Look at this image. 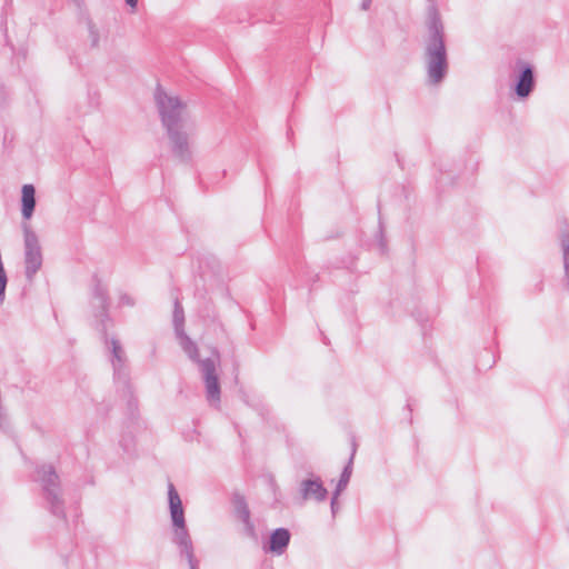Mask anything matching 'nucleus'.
<instances>
[{
    "mask_svg": "<svg viewBox=\"0 0 569 569\" xmlns=\"http://www.w3.org/2000/svg\"><path fill=\"white\" fill-rule=\"evenodd\" d=\"M290 537L288 529H276L270 536L269 550L276 555H282L290 542Z\"/></svg>",
    "mask_w": 569,
    "mask_h": 569,
    "instance_id": "obj_11",
    "label": "nucleus"
},
{
    "mask_svg": "<svg viewBox=\"0 0 569 569\" xmlns=\"http://www.w3.org/2000/svg\"><path fill=\"white\" fill-rule=\"evenodd\" d=\"M560 247L562 251L566 286L569 290V232H563L560 236Z\"/></svg>",
    "mask_w": 569,
    "mask_h": 569,
    "instance_id": "obj_15",
    "label": "nucleus"
},
{
    "mask_svg": "<svg viewBox=\"0 0 569 569\" xmlns=\"http://www.w3.org/2000/svg\"><path fill=\"white\" fill-rule=\"evenodd\" d=\"M179 345L188 356H198V347L186 333L184 329L176 332Z\"/></svg>",
    "mask_w": 569,
    "mask_h": 569,
    "instance_id": "obj_16",
    "label": "nucleus"
},
{
    "mask_svg": "<svg viewBox=\"0 0 569 569\" xmlns=\"http://www.w3.org/2000/svg\"><path fill=\"white\" fill-rule=\"evenodd\" d=\"M93 305L100 310L97 316L101 318V321L107 319L109 308L108 295L106 288L100 283H97L93 289Z\"/></svg>",
    "mask_w": 569,
    "mask_h": 569,
    "instance_id": "obj_13",
    "label": "nucleus"
},
{
    "mask_svg": "<svg viewBox=\"0 0 569 569\" xmlns=\"http://www.w3.org/2000/svg\"><path fill=\"white\" fill-rule=\"evenodd\" d=\"M126 2L131 8H136L138 4V0H126Z\"/></svg>",
    "mask_w": 569,
    "mask_h": 569,
    "instance_id": "obj_26",
    "label": "nucleus"
},
{
    "mask_svg": "<svg viewBox=\"0 0 569 569\" xmlns=\"http://www.w3.org/2000/svg\"><path fill=\"white\" fill-rule=\"evenodd\" d=\"M299 491L303 500H315L317 502L325 501L328 496V490L319 477L302 480Z\"/></svg>",
    "mask_w": 569,
    "mask_h": 569,
    "instance_id": "obj_9",
    "label": "nucleus"
},
{
    "mask_svg": "<svg viewBox=\"0 0 569 569\" xmlns=\"http://www.w3.org/2000/svg\"><path fill=\"white\" fill-rule=\"evenodd\" d=\"M168 500L172 521V541L178 547L181 557L190 556L191 552H194L193 543L186 525L180 496L171 482L168 486Z\"/></svg>",
    "mask_w": 569,
    "mask_h": 569,
    "instance_id": "obj_2",
    "label": "nucleus"
},
{
    "mask_svg": "<svg viewBox=\"0 0 569 569\" xmlns=\"http://www.w3.org/2000/svg\"><path fill=\"white\" fill-rule=\"evenodd\" d=\"M445 28L437 12L430 14L425 40V60L428 82L440 83L448 72Z\"/></svg>",
    "mask_w": 569,
    "mask_h": 569,
    "instance_id": "obj_1",
    "label": "nucleus"
},
{
    "mask_svg": "<svg viewBox=\"0 0 569 569\" xmlns=\"http://www.w3.org/2000/svg\"><path fill=\"white\" fill-rule=\"evenodd\" d=\"M22 197H21V202H22V208H21V212H22V217L24 219H30L32 217V213L34 211V207H36V190H34V187L32 184H24L22 187Z\"/></svg>",
    "mask_w": 569,
    "mask_h": 569,
    "instance_id": "obj_12",
    "label": "nucleus"
},
{
    "mask_svg": "<svg viewBox=\"0 0 569 569\" xmlns=\"http://www.w3.org/2000/svg\"><path fill=\"white\" fill-rule=\"evenodd\" d=\"M112 368L114 371V382L117 389L121 392L122 398L127 401V409L130 415H134L138 405L133 398L131 388L128 382L127 362L126 358H112Z\"/></svg>",
    "mask_w": 569,
    "mask_h": 569,
    "instance_id": "obj_7",
    "label": "nucleus"
},
{
    "mask_svg": "<svg viewBox=\"0 0 569 569\" xmlns=\"http://www.w3.org/2000/svg\"><path fill=\"white\" fill-rule=\"evenodd\" d=\"M167 134L173 156L183 162L189 161L191 151L187 132L182 128H171L167 129Z\"/></svg>",
    "mask_w": 569,
    "mask_h": 569,
    "instance_id": "obj_8",
    "label": "nucleus"
},
{
    "mask_svg": "<svg viewBox=\"0 0 569 569\" xmlns=\"http://www.w3.org/2000/svg\"><path fill=\"white\" fill-rule=\"evenodd\" d=\"M183 557L186 558L190 569H199L198 568V561L194 558V552H191L190 556L186 555Z\"/></svg>",
    "mask_w": 569,
    "mask_h": 569,
    "instance_id": "obj_20",
    "label": "nucleus"
},
{
    "mask_svg": "<svg viewBox=\"0 0 569 569\" xmlns=\"http://www.w3.org/2000/svg\"><path fill=\"white\" fill-rule=\"evenodd\" d=\"M236 513L237 517L243 522L248 535L253 537L256 535L254 525L251 522L250 510L242 498L236 501Z\"/></svg>",
    "mask_w": 569,
    "mask_h": 569,
    "instance_id": "obj_14",
    "label": "nucleus"
},
{
    "mask_svg": "<svg viewBox=\"0 0 569 569\" xmlns=\"http://www.w3.org/2000/svg\"><path fill=\"white\" fill-rule=\"evenodd\" d=\"M489 361L488 363L485 365V367L487 368H491L495 366L496 361H495V358H487Z\"/></svg>",
    "mask_w": 569,
    "mask_h": 569,
    "instance_id": "obj_27",
    "label": "nucleus"
},
{
    "mask_svg": "<svg viewBox=\"0 0 569 569\" xmlns=\"http://www.w3.org/2000/svg\"><path fill=\"white\" fill-rule=\"evenodd\" d=\"M172 323L174 332L184 329V311L178 298L174 299Z\"/></svg>",
    "mask_w": 569,
    "mask_h": 569,
    "instance_id": "obj_17",
    "label": "nucleus"
},
{
    "mask_svg": "<svg viewBox=\"0 0 569 569\" xmlns=\"http://www.w3.org/2000/svg\"><path fill=\"white\" fill-rule=\"evenodd\" d=\"M371 1L372 0H363L362 3H361V9L362 10H368L371 6Z\"/></svg>",
    "mask_w": 569,
    "mask_h": 569,
    "instance_id": "obj_25",
    "label": "nucleus"
},
{
    "mask_svg": "<svg viewBox=\"0 0 569 569\" xmlns=\"http://www.w3.org/2000/svg\"><path fill=\"white\" fill-rule=\"evenodd\" d=\"M345 489H339V485H337L336 487V490L333 491L332 493V499H338L340 493L343 491Z\"/></svg>",
    "mask_w": 569,
    "mask_h": 569,
    "instance_id": "obj_24",
    "label": "nucleus"
},
{
    "mask_svg": "<svg viewBox=\"0 0 569 569\" xmlns=\"http://www.w3.org/2000/svg\"><path fill=\"white\" fill-rule=\"evenodd\" d=\"M204 383L206 399L211 407L219 408L221 389L219 382L220 358H196Z\"/></svg>",
    "mask_w": 569,
    "mask_h": 569,
    "instance_id": "obj_5",
    "label": "nucleus"
},
{
    "mask_svg": "<svg viewBox=\"0 0 569 569\" xmlns=\"http://www.w3.org/2000/svg\"><path fill=\"white\" fill-rule=\"evenodd\" d=\"M355 455H356V445L353 443L352 452H351V456L349 458V461H348L347 466L343 468V470L341 472V476H340V479H339V481L337 483V485H339V489H346L348 483H349V481H350V478H351V475H352V465H353Z\"/></svg>",
    "mask_w": 569,
    "mask_h": 569,
    "instance_id": "obj_18",
    "label": "nucleus"
},
{
    "mask_svg": "<svg viewBox=\"0 0 569 569\" xmlns=\"http://www.w3.org/2000/svg\"><path fill=\"white\" fill-rule=\"evenodd\" d=\"M131 447H132V439H129L128 447L126 450H128V452H130Z\"/></svg>",
    "mask_w": 569,
    "mask_h": 569,
    "instance_id": "obj_28",
    "label": "nucleus"
},
{
    "mask_svg": "<svg viewBox=\"0 0 569 569\" xmlns=\"http://www.w3.org/2000/svg\"><path fill=\"white\" fill-rule=\"evenodd\" d=\"M106 343L112 356H119L122 352L121 345L117 339L112 338L107 340Z\"/></svg>",
    "mask_w": 569,
    "mask_h": 569,
    "instance_id": "obj_19",
    "label": "nucleus"
},
{
    "mask_svg": "<svg viewBox=\"0 0 569 569\" xmlns=\"http://www.w3.org/2000/svg\"><path fill=\"white\" fill-rule=\"evenodd\" d=\"M89 31H90L92 46H97L98 41H99V36H98L97 30L93 28V26H90Z\"/></svg>",
    "mask_w": 569,
    "mask_h": 569,
    "instance_id": "obj_22",
    "label": "nucleus"
},
{
    "mask_svg": "<svg viewBox=\"0 0 569 569\" xmlns=\"http://www.w3.org/2000/svg\"><path fill=\"white\" fill-rule=\"evenodd\" d=\"M339 509L338 499H331V512L335 516Z\"/></svg>",
    "mask_w": 569,
    "mask_h": 569,
    "instance_id": "obj_23",
    "label": "nucleus"
},
{
    "mask_svg": "<svg viewBox=\"0 0 569 569\" xmlns=\"http://www.w3.org/2000/svg\"><path fill=\"white\" fill-rule=\"evenodd\" d=\"M154 99L166 130L182 128L186 104L178 97L167 94L161 87L157 88Z\"/></svg>",
    "mask_w": 569,
    "mask_h": 569,
    "instance_id": "obj_4",
    "label": "nucleus"
},
{
    "mask_svg": "<svg viewBox=\"0 0 569 569\" xmlns=\"http://www.w3.org/2000/svg\"><path fill=\"white\" fill-rule=\"evenodd\" d=\"M37 480L42 486L43 498L48 503L50 512L64 518V503L61 498L59 476L51 465H42L37 469Z\"/></svg>",
    "mask_w": 569,
    "mask_h": 569,
    "instance_id": "obj_3",
    "label": "nucleus"
},
{
    "mask_svg": "<svg viewBox=\"0 0 569 569\" xmlns=\"http://www.w3.org/2000/svg\"><path fill=\"white\" fill-rule=\"evenodd\" d=\"M520 74L516 82L515 91L519 98H526L530 94L535 87L533 69L530 64L519 62Z\"/></svg>",
    "mask_w": 569,
    "mask_h": 569,
    "instance_id": "obj_10",
    "label": "nucleus"
},
{
    "mask_svg": "<svg viewBox=\"0 0 569 569\" xmlns=\"http://www.w3.org/2000/svg\"><path fill=\"white\" fill-rule=\"evenodd\" d=\"M22 230L24 244V274L29 281H32L37 272L42 267V249L38 236L31 229L30 224L22 223Z\"/></svg>",
    "mask_w": 569,
    "mask_h": 569,
    "instance_id": "obj_6",
    "label": "nucleus"
},
{
    "mask_svg": "<svg viewBox=\"0 0 569 569\" xmlns=\"http://www.w3.org/2000/svg\"><path fill=\"white\" fill-rule=\"evenodd\" d=\"M120 303L123 306H133L134 301L129 295L123 293L120 296Z\"/></svg>",
    "mask_w": 569,
    "mask_h": 569,
    "instance_id": "obj_21",
    "label": "nucleus"
}]
</instances>
